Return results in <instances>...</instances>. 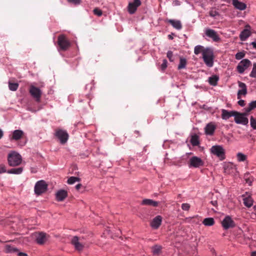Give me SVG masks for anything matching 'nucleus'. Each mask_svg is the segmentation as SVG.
Listing matches in <instances>:
<instances>
[{"mask_svg": "<svg viewBox=\"0 0 256 256\" xmlns=\"http://www.w3.org/2000/svg\"><path fill=\"white\" fill-rule=\"evenodd\" d=\"M256 108V100L251 102L249 103L248 106L244 108L245 110L247 112H250L252 110Z\"/></svg>", "mask_w": 256, "mask_h": 256, "instance_id": "31", "label": "nucleus"}, {"mask_svg": "<svg viewBox=\"0 0 256 256\" xmlns=\"http://www.w3.org/2000/svg\"><path fill=\"white\" fill-rule=\"evenodd\" d=\"M244 178L246 180V182L249 184V186H251L254 180V178L252 177L249 176V174L246 173L244 176Z\"/></svg>", "mask_w": 256, "mask_h": 256, "instance_id": "35", "label": "nucleus"}, {"mask_svg": "<svg viewBox=\"0 0 256 256\" xmlns=\"http://www.w3.org/2000/svg\"><path fill=\"white\" fill-rule=\"evenodd\" d=\"M237 158L239 162H244L246 160V156L241 152H238L237 154Z\"/></svg>", "mask_w": 256, "mask_h": 256, "instance_id": "39", "label": "nucleus"}, {"mask_svg": "<svg viewBox=\"0 0 256 256\" xmlns=\"http://www.w3.org/2000/svg\"><path fill=\"white\" fill-rule=\"evenodd\" d=\"M190 208V206L188 204H182V208L184 210H188Z\"/></svg>", "mask_w": 256, "mask_h": 256, "instance_id": "45", "label": "nucleus"}, {"mask_svg": "<svg viewBox=\"0 0 256 256\" xmlns=\"http://www.w3.org/2000/svg\"><path fill=\"white\" fill-rule=\"evenodd\" d=\"M173 6H176L180 5L179 1H174L173 4Z\"/></svg>", "mask_w": 256, "mask_h": 256, "instance_id": "54", "label": "nucleus"}, {"mask_svg": "<svg viewBox=\"0 0 256 256\" xmlns=\"http://www.w3.org/2000/svg\"><path fill=\"white\" fill-rule=\"evenodd\" d=\"M216 129V126L214 124L212 123L208 124L205 128L206 133L207 134L212 135L213 134Z\"/></svg>", "mask_w": 256, "mask_h": 256, "instance_id": "23", "label": "nucleus"}, {"mask_svg": "<svg viewBox=\"0 0 256 256\" xmlns=\"http://www.w3.org/2000/svg\"><path fill=\"white\" fill-rule=\"evenodd\" d=\"M17 255L18 256H28L26 254L22 252H18Z\"/></svg>", "mask_w": 256, "mask_h": 256, "instance_id": "51", "label": "nucleus"}, {"mask_svg": "<svg viewBox=\"0 0 256 256\" xmlns=\"http://www.w3.org/2000/svg\"><path fill=\"white\" fill-rule=\"evenodd\" d=\"M141 1H132L128 3L127 8L129 14H132L135 13L138 8L141 5Z\"/></svg>", "mask_w": 256, "mask_h": 256, "instance_id": "12", "label": "nucleus"}, {"mask_svg": "<svg viewBox=\"0 0 256 256\" xmlns=\"http://www.w3.org/2000/svg\"><path fill=\"white\" fill-rule=\"evenodd\" d=\"M254 210L256 212V206H254Z\"/></svg>", "mask_w": 256, "mask_h": 256, "instance_id": "59", "label": "nucleus"}, {"mask_svg": "<svg viewBox=\"0 0 256 256\" xmlns=\"http://www.w3.org/2000/svg\"><path fill=\"white\" fill-rule=\"evenodd\" d=\"M238 86L240 90H239L238 92V99H240L242 95L246 96V94L247 88L246 84L240 82H238Z\"/></svg>", "mask_w": 256, "mask_h": 256, "instance_id": "16", "label": "nucleus"}, {"mask_svg": "<svg viewBox=\"0 0 256 256\" xmlns=\"http://www.w3.org/2000/svg\"><path fill=\"white\" fill-rule=\"evenodd\" d=\"M250 26L246 25L245 28L240 32V38L242 40H246L250 36Z\"/></svg>", "mask_w": 256, "mask_h": 256, "instance_id": "15", "label": "nucleus"}, {"mask_svg": "<svg viewBox=\"0 0 256 256\" xmlns=\"http://www.w3.org/2000/svg\"><path fill=\"white\" fill-rule=\"evenodd\" d=\"M8 160L10 166H16L21 164L22 159L19 154L13 152L8 154Z\"/></svg>", "mask_w": 256, "mask_h": 256, "instance_id": "1", "label": "nucleus"}, {"mask_svg": "<svg viewBox=\"0 0 256 256\" xmlns=\"http://www.w3.org/2000/svg\"><path fill=\"white\" fill-rule=\"evenodd\" d=\"M72 4L76 6L80 4V1H68Z\"/></svg>", "mask_w": 256, "mask_h": 256, "instance_id": "50", "label": "nucleus"}, {"mask_svg": "<svg viewBox=\"0 0 256 256\" xmlns=\"http://www.w3.org/2000/svg\"><path fill=\"white\" fill-rule=\"evenodd\" d=\"M18 87V84L16 82H8V88L9 89L12 91H16Z\"/></svg>", "mask_w": 256, "mask_h": 256, "instance_id": "36", "label": "nucleus"}, {"mask_svg": "<svg viewBox=\"0 0 256 256\" xmlns=\"http://www.w3.org/2000/svg\"><path fill=\"white\" fill-rule=\"evenodd\" d=\"M166 21L170 24L174 28L177 30H180L182 28L181 22L180 20H167Z\"/></svg>", "mask_w": 256, "mask_h": 256, "instance_id": "22", "label": "nucleus"}, {"mask_svg": "<svg viewBox=\"0 0 256 256\" xmlns=\"http://www.w3.org/2000/svg\"><path fill=\"white\" fill-rule=\"evenodd\" d=\"M55 136L60 140V143L62 144H65L68 138V132L62 129L56 130Z\"/></svg>", "mask_w": 256, "mask_h": 256, "instance_id": "8", "label": "nucleus"}, {"mask_svg": "<svg viewBox=\"0 0 256 256\" xmlns=\"http://www.w3.org/2000/svg\"><path fill=\"white\" fill-rule=\"evenodd\" d=\"M202 58L204 63L208 67H212L214 64V54L212 50L210 48H206L204 52Z\"/></svg>", "mask_w": 256, "mask_h": 256, "instance_id": "2", "label": "nucleus"}, {"mask_svg": "<svg viewBox=\"0 0 256 256\" xmlns=\"http://www.w3.org/2000/svg\"><path fill=\"white\" fill-rule=\"evenodd\" d=\"M158 202L154 201L150 199H144L142 202V204L146 206H152L154 207L158 206Z\"/></svg>", "mask_w": 256, "mask_h": 256, "instance_id": "24", "label": "nucleus"}, {"mask_svg": "<svg viewBox=\"0 0 256 256\" xmlns=\"http://www.w3.org/2000/svg\"><path fill=\"white\" fill-rule=\"evenodd\" d=\"M162 216H158L152 220L150 223V226L152 228L154 229H157L162 224Z\"/></svg>", "mask_w": 256, "mask_h": 256, "instance_id": "19", "label": "nucleus"}, {"mask_svg": "<svg viewBox=\"0 0 256 256\" xmlns=\"http://www.w3.org/2000/svg\"><path fill=\"white\" fill-rule=\"evenodd\" d=\"M36 242L39 244H44L48 239L49 236L44 232H40L36 234Z\"/></svg>", "mask_w": 256, "mask_h": 256, "instance_id": "13", "label": "nucleus"}, {"mask_svg": "<svg viewBox=\"0 0 256 256\" xmlns=\"http://www.w3.org/2000/svg\"><path fill=\"white\" fill-rule=\"evenodd\" d=\"M251 65V62L248 59H244L241 60L236 66L238 72L240 74H242L244 70Z\"/></svg>", "mask_w": 256, "mask_h": 256, "instance_id": "9", "label": "nucleus"}, {"mask_svg": "<svg viewBox=\"0 0 256 256\" xmlns=\"http://www.w3.org/2000/svg\"><path fill=\"white\" fill-rule=\"evenodd\" d=\"M168 38H169V39H170V40H172V39H173V36H171V35H170V34H169V35L168 36Z\"/></svg>", "mask_w": 256, "mask_h": 256, "instance_id": "58", "label": "nucleus"}, {"mask_svg": "<svg viewBox=\"0 0 256 256\" xmlns=\"http://www.w3.org/2000/svg\"><path fill=\"white\" fill-rule=\"evenodd\" d=\"M218 14V12L216 10H210V16L212 17H215Z\"/></svg>", "mask_w": 256, "mask_h": 256, "instance_id": "48", "label": "nucleus"}, {"mask_svg": "<svg viewBox=\"0 0 256 256\" xmlns=\"http://www.w3.org/2000/svg\"><path fill=\"white\" fill-rule=\"evenodd\" d=\"M223 228L224 230H228L230 228H233L236 226L234 222L229 216H226L221 222Z\"/></svg>", "mask_w": 256, "mask_h": 256, "instance_id": "10", "label": "nucleus"}, {"mask_svg": "<svg viewBox=\"0 0 256 256\" xmlns=\"http://www.w3.org/2000/svg\"><path fill=\"white\" fill-rule=\"evenodd\" d=\"M4 250L6 253H14L18 252L16 248L8 244L4 246Z\"/></svg>", "mask_w": 256, "mask_h": 256, "instance_id": "27", "label": "nucleus"}, {"mask_svg": "<svg viewBox=\"0 0 256 256\" xmlns=\"http://www.w3.org/2000/svg\"><path fill=\"white\" fill-rule=\"evenodd\" d=\"M187 64L186 60L183 58H180V64L178 66V70H181L186 68Z\"/></svg>", "mask_w": 256, "mask_h": 256, "instance_id": "33", "label": "nucleus"}, {"mask_svg": "<svg viewBox=\"0 0 256 256\" xmlns=\"http://www.w3.org/2000/svg\"><path fill=\"white\" fill-rule=\"evenodd\" d=\"M71 242L74 246L75 248L78 251L82 250L84 248L83 244L79 242V238L77 236L72 238Z\"/></svg>", "mask_w": 256, "mask_h": 256, "instance_id": "18", "label": "nucleus"}, {"mask_svg": "<svg viewBox=\"0 0 256 256\" xmlns=\"http://www.w3.org/2000/svg\"><path fill=\"white\" fill-rule=\"evenodd\" d=\"M210 152L222 160L225 158V150L221 146L216 145L212 146L210 148Z\"/></svg>", "mask_w": 256, "mask_h": 256, "instance_id": "6", "label": "nucleus"}, {"mask_svg": "<svg viewBox=\"0 0 256 256\" xmlns=\"http://www.w3.org/2000/svg\"><path fill=\"white\" fill-rule=\"evenodd\" d=\"M167 60L164 59L162 61V64H161L160 68L162 70L164 71L167 68Z\"/></svg>", "mask_w": 256, "mask_h": 256, "instance_id": "43", "label": "nucleus"}, {"mask_svg": "<svg viewBox=\"0 0 256 256\" xmlns=\"http://www.w3.org/2000/svg\"><path fill=\"white\" fill-rule=\"evenodd\" d=\"M24 135V132L22 130H14L12 134V136L10 138L11 140H18L22 138Z\"/></svg>", "mask_w": 256, "mask_h": 256, "instance_id": "17", "label": "nucleus"}, {"mask_svg": "<svg viewBox=\"0 0 256 256\" xmlns=\"http://www.w3.org/2000/svg\"><path fill=\"white\" fill-rule=\"evenodd\" d=\"M236 111H228L226 110L222 109V118L223 120H228L230 117L235 116Z\"/></svg>", "mask_w": 256, "mask_h": 256, "instance_id": "20", "label": "nucleus"}, {"mask_svg": "<svg viewBox=\"0 0 256 256\" xmlns=\"http://www.w3.org/2000/svg\"><path fill=\"white\" fill-rule=\"evenodd\" d=\"M48 190V184L44 180L37 182L34 186V191L36 195H40L46 192Z\"/></svg>", "mask_w": 256, "mask_h": 256, "instance_id": "4", "label": "nucleus"}, {"mask_svg": "<svg viewBox=\"0 0 256 256\" xmlns=\"http://www.w3.org/2000/svg\"><path fill=\"white\" fill-rule=\"evenodd\" d=\"M245 52L244 51L243 52H240L238 53L235 56V58L236 60H240L244 58L245 56Z\"/></svg>", "mask_w": 256, "mask_h": 256, "instance_id": "40", "label": "nucleus"}, {"mask_svg": "<svg viewBox=\"0 0 256 256\" xmlns=\"http://www.w3.org/2000/svg\"><path fill=\"white\" fill-rule=\"evenodd\" d=\"M250 76L251 78H256V63H254L253 64V68L250 74Z\"/></svg>", "mask_w": 256, "mask_h": 256, "instance_id": "42", "label": "nucleus"}, {"mask_svg": "<svg viewBox=\"0 0 256 256\" xmlns=\"http://www.w3.org/2000/svg\"><path fill=\"white\" fill-rule=\"evenodd\" d=\"M58 44L60 49L66 51L70 47V44L64 34H60L58 36Z\"/></svg>", "mask_w": 256, "mask_h": 256, "instance_id": "5", "label": "nucleus"}, {"mask_svg": "<svg viewBox=\"0 0 256 256\" xmlns=\"http://www.w3.org/2000/svg\"><path fill=\"white\" fill-rule=\"evenodd\" d=\"M218 80L219 78L218 76L214 75L209 78L208 82L210 85L215 86L217 84Z\"/></svg>", "mask_w": 256, "mask_h": 256, "instance_id": "28", "label": "nucleus"}, {"mask_svg": "<svg viewBox=\"0 0 256 256\" xmlns=\"http://www.w3.org/2000/svg\"><path fill=\"white\" fill-rule=\"evenodd\" d=\"M210 203L212 205H213L214 206H216L218 205V202L216 200H212L210 202Z\"/></svg>", "mask_w": 256, "mask_h": 256, "instance_id": "52", "label": "nucleus"}, {"mask_svg": "<svg viewBox=\"0 0 256 256\" xmlns=\"http://www.w3.org/2000/svg\"><path fill=\"white\" fill-rule=\"evenodd\" d=\"M251 45L252 46L253 48L256 49V40L254 42H252L251 43Z\"/></svg>", "mask_w": 256, "mask_h": 256, "instance_id": "53", "label": "nucleus"}, {"mask_svg": "<svg viewBox=\"0 0 256 256\" xmlns=\"http://www.w3.org/2000/svg\"><path fill=\"white\" fill-rule=\"evenodd\" d=\"M240 100L238 102V104L241 106H244L245 105V101L239 99Z\"/></svg>", "mask_w": 256, "mask_h": 256, "instance_id": "49", "label": "nucleus"}, {"mask_svg": "<svg viewBox=\"0 0 256 256\" xmlns=\"http://www.w3.org/2000/svg\"><path fill=\"white\" fill-rule=\"evenodd\" d=\"M4 133L2 130L0 129V139L3 136Z\"/></svg>", "mask_w": 256, "mask_h": 256, "instance_id": "56", "label": "nucleus"}, {"mask_svg": "<svg viewBox=\"0 0 256 256\" xmlns=\"http://www.w3.org/2000/svg\"><path fill=\"white\" fill-rule=\"evenodd\" d=\"M80 179L79 178L75 176H71L68 180V183L70 184H72L76 182H80Z\"/></svg>", "mask_w": 256, "mask_h": 256, "instance_id": "38", "label": "nucleus"}, {"mask_svg": "<svg viewBox=\"0 0 256 256\" xmlns=\"http://www.w3.org/2000/svg\"><path fill=\"white\" fill-rule=\"evenodd\" d=\"M68 196V192L64 190H60L56 194V198L58 201L60 202L64 200V199Z\"/></svg>", "mask_w": 256, "mask_h": 256, "instance_id": "21", "label": "nucleus"}, {"mask_svg": "<svg viewBox=\"0 0 256 256\" xmlns=\"http://www.w3.org/2000/svg\"><path fill=\"white\" fill-rule=\"evenodd\" d=\"M190 142L193 146H198L200 144L198 136L196 134L192 136Z\"/></svg>", "mask_w": 256, "mask_h": 256, "instance_id": "32", "label": "nucleus"}, {"mask_svg": "<svg viewBox=\"0 0 256 256\" xmlns=\"http://www.w3.org/2000/svg\"><path fill=\"white\" fill-rule=\"evenodd\" d=\"M94 13L95 15H96L98 16H101L102 15V10L98 8H95L94 10Z\"/></svg>", "mask_w": 256, "mask_h": 256, "instance_id": "44", "label": "nucleus"}, {"mask_svg": "<svg viewBox=\"0 0 256 256\" xmlns=\"http://www.w3.org/2000/svg\"><path fill=\"white\" fill-rule=\"evenodd\" d=\"M205 34L208 37L212 38L215 42H218L220 40L218 34L214 30L210 28L206 29Z\"/></svg>", "mask_w": 256, "mask_h": 256, "instance_id": "14", "label": "nucleus"}, {"mask_svg": "<svg viewBox=\"0 0 256 256\" xmlns=\"http://www.w3.org/2000/svg\"><path fill=\"white\" fill-rule=\"evenodd\" d=\"M252 256H256V252H252Z\"/></svg>", "mask_w": 256, "mask_h": 256, "instance_id": "57", "label": "nucleus"}, {"mask_svg": "<svg viewBox=\"0 0 256 256\" xmlns=\"http://www.w3.org/2000/svg\"><path fill=\"white\" fill-rule=\"evenodd\" d=\"M202 160L197 156H192L190 160L189 167L198 168L204 165Z\"/></svg>", "mask_w": 256, "mask_h": 256, "instance_id": "11", "label": "nucleus"}, {"mask_svg": "<svg viewBox=\"0 0 256 256\" xmlns=\"http://www.w3.org/2000/svg\"><path fill=\"white\" fill-rule=\"evenodd\" d=\"M206 49V48H204V47L202 46H196L194 48V53L196 55L198 54L200 52H202V54H203L204 52L205 51Z\"/></svg>", "mask_w": 256, "mask_h": 256, "instance_id": "34", "label": "nucleus"}, {"mask_svg": "<svg viewBox=\"0 0 256 256\" xmlns=\"http://www.w3.org/2000/svg\"><path fill=\"white\" fill-rule=\"evenodd\" d=\"M250 112H247L245 110V112L240 113L238 112H235L234 116V121L238 124H242L244 125H246L248 122V120L246 118Z\"/></svg>", "mask_w": 256, "mask_h": 256, "instance_id": "3", "label": "nucleus"}, {"mask_svg": "<svg viewBox=\"0 0 256 256\" xmlns=\"http://www.w3.org/2000/svg\"><path fill=\"white\" fill-rule=\"evenodd\" d=\"M244 204L245 206L250 208L253 204V200L250 196L245 197L243 198Z\"/></svg>", "mask_w": 256, "mask_h": 256, "instance_id": "26", "label": "nucleus"}, {"mask_svg": "<svg viewBox=\"0 0 256 256\" xmlns=\"http://www.w3.org/2000/svg\"><path fill=\"white\" fill-rule=\"evenodd\" d=\"M23 170V168L22 167L18 168H12L8 171H7V172L8 174H20L22 172Z\"/></svg>", "mask_w": 256, "mask_h": 256, "instance_id": "30", "label": "nucleus"}, {"mask_svg": "<svg viewBox=\"0 0 256 256\" xmlns=\"http://www.w3.org/2000/svg\"><path fill=\"white\" fill-rule=\"evenodd\" d=\"M173 54L172 51H168L167 52V57L170 62H172Z\"/></svg>", "mask_w": 256, "mask_h": 256, "instance_id": "46", "label": "nucleus"}, {"mask_svg": "<svg viewBox=\"0 0 256 256\" xmlns=\"http://www.w3.org/2000/svg\"><path fill=\"white\" fill-rule=\"evenodd\" d=\"M6 172V166L4 164H0V174Z\"/></svg>", "mask_w": 256, "mask_h": 256, "instance_id": "47", "label": "nucleus"}, {"mask_svg": "<svg viewBox=\"0 0 256 256\" xmlns=\"http://www.w3.org/2000/svg\"><path fill=\"white\" fill-rule=\"evenodd\" d=\"M250 124L253 129L256 130V118L252 116H251L250 118Z\"/></svg>", "mask_w": 256, "mask_h": 256, "instance_id": "41", "label": "nucleus"}, {"mask_svg": "<svg viewBox=\"0 0 256 256\" xmlns=\"http://www.w3.org/2000/svg\"><path fill=\"white\" fill-rule=\"evenodd\" d=\"M29 92L36 102H40L42 92L39 88L32 85L30 87Z\"/></svg>", "mask_w": 256, "mask_h": 256, "instance_id": "7", "label": "nucleus"}, {"mask_svg": "<svg viewBox=\"0 0 256 256\" xmlns=\"http://www.w3.org/2000/svg\"><path fill=\"white\" fill-rule=\"evenodd\" d=\"M232 4L234 7L240 10H244L246 8V4L240 1H232Z\"/></svg>", "mask_w": 256, "mask_h": 256, "instance_id": "25", "label": "nucleus"}, {"mask_svg": "<svg viewBox=\"0 0 256 256\" xmlns=\"http://www.w3.org/2000/svg\"><path fill=\"white\" fill-rule=\"evenodd\" d=\"M162 246H155L152 248V252L154 254L158 255L161 252Z\"/></svg>", "mask_w": 256, "mask_h": 256, "instance_id": "37", "label": "nucleus"}, {"mask_svg": "<svg viewBox=\"0 0 256 256\" xmlns=\"http://www.w3.org/2000/svg\"><path fill=\"white\" fill-rule=\"evenodd\" d=\"M202 224L206 226H212L214 224V220L212 218H206L203 220Z\"/></svg>", "mask_w": 256, "mask_h": 256, "instance_id": "29", "label": "nucleus"}, {"mask_svg": "<svg viewBox=\"0 0 256 256\" xmlns=\"http://www.w3.org/2000/svg\"><path fill=\"white\" fill-rule=\"evenodd\" d=\"M82 184H78L76 186V188L77 190H78L81 187H82Z\"/></svg>", "mask_w": 256, "mask_h": 256, "instance_id": "55", "label": "nucleus"}]
</instances>
